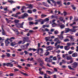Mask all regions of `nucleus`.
<instances>
[{"label":"nucleus","mask_w":78,"mask_h":78,"mask_svg":"<svg viewBox=\"0 0 78 78\" xmlns=\"http://www.w3.org/2000/svg\"><path fill=\"white\" fill-rule=\"evenodd\" d=\"M36 22L35 23V25H37L38 24V22H40L41 24L43 25L44 23V22H48L49 21V19L48 18H46L44 20L40 19L38 20H35Z\"/></svg>","instance_id":"f257e3e1"},{"label":"nucleus","mask_w":78,"mask_h":78,"mask_svg":"<svg viewBox=\"0 0 78 78\" xmlns=\"http://www.w3.org/2000/svg\"><path fill=\"white\" fill-rule=\"evenodd\" d=\"M77 30H78L74 29H70L69 28H66L65 29L66 33H68V32H69L70 31L72 32V33H75L76 32Z\"/></svg>","instance_id":"f03ea898"},{"label":"nucleus","mask_w":78,"mask_h":78,"mask_svg":"<svg viewBox=\"0 0 78 78\" xmlns=\"http://www.w3.org/2000/svg\"><path fill=\"white\" fill-rule=\"evenodd\" d=\"M24 23V22H23L21 24L20 23H17V24H15V25L16 26L17 28H23V25Z\"/></svg>","instance_id":"7ed1b4c3"},{"label":"nucleus","mask_w":78,"mask_h":78,"mask_svg":"<svg viewBox=\"0 0 78 78\" xmlns=\"http://www.w3.org/2000/svg\"><path fill=\"white\" fill-rule=\"evenodd\" d=\"M7 66V67H13V64L10 62H8L6 63H3V67H5V66Z\"/></svg>","instance_id":"20e7f679"},{"label":"nucleus","mask_w":78,"mask_h":78,"mask_svg":"<svg viewBox=\"0 0 78 78\" xmlns=\"http://www.w3.org/2000/svg\"><path fill=\"white\" fill-rule=\"evenodd\" d=\"M25 42H30V41L28 37H23V44H24Z\"/></svg>","instance_id":"39448f33"},{"label":"nucleus","mask_w":78,"mask_h":78,"mask_svg":"<svg viewBox=\"0 0 78 78\" xmlns=\"http://www.w3.org/2000/svg\"><path fill=\"white\" fill-rule=\"evenodd\" d=\"M37 61L39 62H41L40 64V66H42V65H44L45 64L43 60H41L40 58L38 59Z\"/></svg>","instance_id":"423d86ee"},{"label":"nucleus","mask_w":78,"mask_h":78,"mask_svg":"<svg viewBox=\"0 0 78 78\" xmlns=\"http://www.w3.org/2000/svg\"><path fill=\"white\" fill-rule=\"evenodd\" d=\"M67 46L65 47V49L66 50H69L70 49V46L71 45V44L70 43H68L67 44Z\"/></svg>","instance_id":"0eeeda50"},{"label":"nucleus","mask_w":78,"mask_h":78,"mask_svg":"<svg viewBox=\"0 0 78 78\" xmlns=\"http://www.w3.org/2000/svg\"><path fill=\"white\" fill-rule=\"evenodd\" d=\"M22 42V41H19L18 43H16L15 42H12L11 43V45L12 46H14V45H17V44H20Z\"/></svg>","instance_id":"6e6552de"},{"label":"nucleus","mask_w":78,"mask_h":78,"mask_svg":"<svg viewBox=\"0 0 78 78\" xmlns=\"http://www.w3.org/2000/svg\"><path fill=\"white\" fill-rule=\"evenodd\" d=\"M41 50V51L40 52L41 53H43V49L41 48H38L37 50V51L36 52L38 55H39V51Z\"/></svg>","instance_id":"1a4fd4ad"},{"label":"nucleus","mask_w":78,"mask_h":78,"mask_svg":"<svg viewBox=\"0 0 78 78\" xmlns=\"http://www.w3.org/2000/svg\"><path fill=\"white\" fill-rule=\"evenodd\" d=\"M28 16V15L27 13H25L24 14L22 15V18L23 19L25 18V17H27Z\"/></svg>","instance_id":"9d476101"},{"label":"nucleus","mask_w":78,"mask_h":78,"mask_svg":"<svg viewBox=\"0 0 78 78\" xmlns=\"http://www.w3.org/2000/svg\"><path fill=\"white\" fill-rule=\"evenodd\" d=\"M9 40V39L7 38L5 41V44L6 46H8V45H9V42L8 41Z\"/></svg>","instance_id":"9b49d317"},{"label":"nucleus","mask_w":78,"mask_h":78,"mask_svg":"<svg viewBox=\"0 0 78 78\" xmlns=\"http://www.w3.org/2000/svg\"><path fill=\"white\" fill-rule=\"evenodd\" d=\"M45 61H46L48 62H51L52 61V60L50 58H46L45 59Z\"/></svg>","instance_id":"f8f14e48"},{"label":"nucleus","mask_w":78,"mask_h":78,"mask_svg":"<svg viewBox=\"0 0 78 78\" xmlns=\"http://www.w3.org/2000/svg\"><path fill=\"white\" fill-rule=\"evenodd\" d=\"M13 31H14L15 33H17V34H16L17 35H19V34H20V33L19 32V31H18V30L17 29H13Z\"/></svg>","instance_id":"ddd939ff"},{"label":"nucleus","mask_w":78,"mask_h":78,"mask_svg":"<svg viewBox=\"0 0 78 78\" xmlns=\"http://www.w3.org/2000/svg\"><path fill=\"white\" fill-rule=\"evenodd\" d=\"M58 37L61 40H62L64 39V37H63V34H60V35H58Z\"/></svg>","instance_id":"4468645a"},{"label":"nucleus","mask_w":78,"mask_h":78,"mask_svg":"<svg viewBox=\"0 0 78 78\" xmlns=\"http://www.w3.org/2000/svg\"><path fill=\"white\" fill-rule=\"evenodd\" d=\"M48 50H46V52L44 54L45 56H48V55L50 54V52H48Z\"/></svg>","instance_id":"2eb2a0df"},{"label":"nucleus","mask_w":78,"mask_h":78,"mask_svg":"<svg viewBox=\"0 0 78 78\" xmlns=\"http://www.w3.org/2000/svg\"><path fill=\"white\" fill-rule=\"evenodd\" d=\"M78 65V63L76 62H75L73 63V68H75Z\"/></svg>","instance_id":"dca6fc26"},{"label":"nucleus","mask_w":78,"mask_h":78,"mask_svg":"<svg viewBox=\"0 0 78 78\" xmlns=\"http://www.w3.org/2000/svg\"><path fill=\"white\" fill-rule=\"evenodd\" d=\"M78 56V54L76 53H75L72 54V56L73 57H76Z\"/></svg>","instance_id":"f3484780"},{"label":"nucleus","mask_w":78,"mask_h":78,"mask_svg":"<svg viewBox=\"0 0 78 78\" xmlns=\"http://www.w3.org/2000/svg\"><path fill=\"white\" fill-rule=\"evenodd\" d=\"M19 72H20V73L21 74H23V75H24V76H29L27 74V73H23L22 72V71H19Z\"/></svg>","instance_id":"a211bd4d"},{"label":"nucleus","mask_w":78,"mask_h":78,"mask_svg":"<svg viewBox=\"0 0 78 78\" xmlns=\"http://www.w3.org/2000/svg\"><path fill=\"white\" fill-rule=\"evenodd\" d=\"M57 3L58 5H59L60 6H62V2L61 1H58L57 2Z\"/></svg>","instance_id":"6ab92c4d"},{"label":"nucleus","mask_w":78,"mask_h":78,"mask_svg":"<svg viewBox=\"0 0 78 78\" xmlns=\"http://www.w3.org/2000/svg\"><path fill=\"white\" fill-rule=\"evenodd\" d=\"M43 5L44 6H46V7H49V5H48L47 4L45 3L44 2H43Z\"/></svg>","instance_id":"aec40b11"},{"label":"nucleus","mask_w":78,"mask_h":78,"mask_svg":"<svg viewBox=\"0 0 78 78\" xmlns=\"http://www.w3.org/2000/svg\"><path fill=\"white\" fill-rule=\"evenodd\" d=\"M31 50H33L34 51H35L37 50L35 49H34V48H30L29 49V51H31Z\"/></svg>","instance_id":"412c9836"},{"label":"nucleus","mask_w":78,"mask_h":78,"mask_svg":"<svg viewBox=\"0 0 78 78\" xmlns=\"http://www.w3.org/2000/svg\"><path fill=\"white\" fill-rule=\"evenodd\" d=\"M69 38H70L71 41H73V42H74V38H73V37L72 36H70L69 37Z\"/></svg>","instance_id":"4be33fe9"},{"label":"nucleus","mask_w":78,"mask_h":78,"mask_svg":"<svg viewBox=\"0 0 78 78\" xmlns=\"http://www.w3.org/2000/svg\"><path fill=\"white\" fill-rule=\"evenodd\" d=\"M61 43V41H60L59 40H58L55 44V46H57L58 44H60Z\"/></svg>","instance_id":"5701e85b"},{"label":"nucleus","mask_w":78,"mask_h":78,"mask_svg":"<svg viewBox=\"0 0 78 78\" xmlns=\"http://www.w3.org/2000/svg\"><path fill=\"white\" fill-rule=\"evenodd\" d=\"M47 48H49L48 49H47V50H48V51H49V50H51L53 49V48H52V47H51L49 46L47 47Z\"/></svg>","instance_id":"b1692460"},{"label":"nucleus","mask_w":78,"mask_h":78,"mask_svg":"<svg viewBox=\"0 0 78 78\" xmlns=\"http://www.w3.org/2000/svg\"><path fill=\"white\" fill-rule=\"evenodd\" d=\"M51 1L52 2V3H54V6H56V2L54 0H51Z\"/></svg>","instance_id":"393cba45"},{"label":"nucleus","mask_w":78,"mask_h":78,"mask_svg":"<svg viewBox=\"0 0 78 78\" xmlns=\"http://www.w3.org/2000/svg\"><path fill=\"white\" fill-rule=\"evenodd\" d=\"M8 2L10 3H11V4H12V3H15V2L12 0H9L8 1Z\"/></svg>","instance_id":"a878e982"},{"label":"nucleus","mask_w":78,"mask_h":78,"mask_svg":"<svg viewBox=\"0 0 78 78\" xmlns=\"http://www.w3.org/2000/svg\"><path fill=\"white\" fill-rule=\"evenodd\" d=\"M27 6H28L29 8H33V5L31 4L30 5H28V4H27Z\"/></svg>","instance_id":"bb28decb"},{"label":"nucleus","mask_w":78,"mask_h":78,"mask_svg":"<svg viewBox=\"0 0 78 78\" xmlns=\"http://www.w3.org/2000/svg\"><path fill=\"white\" fill-rule=\"evenodd\" d=\"M12 62H14V64L18 65V62H16L15 61H12L10 63H12Z\"/></svg>","instance_id":"cd10ccee"},{"label":"nucleus","mask_w":78,"mask_h":78,"mask_svg":"<svg viewBox=\"0 0 78 78\" xmlns=\"http://www.w3.org/2000/svg\"><path fill=\"white\" fill-rule=\"evenodd\" d=\"M71 6L72 7L73 9L74 10H75V9H76V7L74 6V5H71Z\"/></svg>","instance_id":"c85d7f7f"},{"label":"nucleus","mask_w":78,"mask_h":78,"mask_svg":"<svg viewBox=\"0 0 78 78\" xmlns=\"http://www.w3.org/2000/svg\"><path fill=\"white\" fill-rule=\"evenodd\" d=\"M46 72H48L49 75H51V74H53V73L49 71H46Z\"/></svg>","instance_id":"c756f323"},{"label":"nucleus","mask_w":78,"mask_h":78,"mask_svg":"<svg viewBox=\"0 0 78 78\" xmlns=\"http://www.w3.org/2000/svg\"><path fill=\"white\" fill-rule=\"evenodd\" d=\"M35 23H36V22L34 23L33 22H29V25H33V24H35V25H36L35 24Z\"/></svg>","instance_id":"7c9ffc66"},{"label":"nucleus","mask_w":78,"mask_h":78,"mask_svg":"<svg viewBox=\"0 0 78 78\" xmlns=\"http://www.w3.org/2000/svg\"><path fill=\"white\" fill-rule=\"evenodd\" d=\"M19 20H15L14 21V23H15V24H16L17 23H19Z\"/></svg>","instance_id":"2f4dec72"},{"label":"nucleus","mask_w":78,"mask_h":78,"mask_svg":"<svg viewBox=\"0 0 78 78\" xmlns=\"http://www.w3.org/2000/svg\"><path fill=\"white\" fill-rule=\"evenodd\" d=\"M66 59L67 60H70V59H72V57L70 56H67Z\"/></svg>","instance_id":"473e14b6"},{"label":"nucleus","mask_w":78,"mask_h":78,"mask_svg":"<svg viewBox=\"0 0 78 78\" xmlns=\"http://www.w3.org/2000/svg\"><path fill=\"white\" fill-rule=\"evenodd\" d=\"M27 61H29V60H30V61H33V58H28L27 59Z\"/></svg>","instance_id":"72a5a7b5"},{"label":"nucleus","mask_w":78,"mask_h":78,"mask_svg":"<svg viewBox=\"0 0 78 78\" xmlns=\"http://www.w3.org/2000/svg\"><path fill=\"white\" fill-rule=\"evenodd\" d=\"M49 38H50V37H46L45 38V39L46 42H48V41H49Z\"/></svg>","instance_id":"f704fd0d"},{"label":"nucleus","mask_w":78,"mask_h":78,"mask_svg":"<svg viewBox=\"0 0 78 78\" xmlns=\"http://www.w3.org/2000/svg\"><path fill=\"white\" fill-rule=\"evenodd\" d=\"M5 19L8 23H10L11 22V20H9L7 18H6Z\"/></svg>","instance_id":"c9c22d12"},{"label":"nucleus","mask_w":78,"mask_h":78,"mask_svg":"<svg viewBox=\"0 0 78 78\" xmlns=\"http://www.w3.org/2000/svg\"><path fill=\"white\" fill-rule=\"evenodd\" d=\"M60 27L61 29H62L65 27V26H64V25H60Z\"/></svg>","instance_id":"e433bc0d"},{"label":"nucleus","mask_w":78,"mask_h":78,"mask_svg":"<svg viewBox=\"0 0 78 78\" xmlns=\"http://www.w3.org/2000/svg\"><path fill=\"white\" fill-rule=\"evenodd\" d=\"M59 33V32L58 30H56L54 31V34H58Z\"/></svg>","instance_id":"4c0bfd02"},{"label":"nucleus","mask_w":78,"mask_h":78,"mask_svg":"<svg viewBox=\"0 0 78 78\" xmlns=\"http://www.w3.org/2000/svg\"><path fill=\"white\" fill-rule=\"evenodd\" d=\"M15 38L14 37H12L10 38V39H9V40L10 42H12V41L11 39H14Z\"/></svg>","instance_id":"58836bf2"},{"label":"nucleus","mask_w":78,"mask_h":78,"mask_svg":"<svg viewBox=\"0 0 78 78\" xmlns=\"http://www.w3.org/2000/svg\"><path fill=\"white\" fill-rule=\"evenodd\" d=\"M6 56H7V57H10V54L9 53H6Z\"/></svg>","instance_id":"ea45409f"},{"label":"nucleus","mask_w":78,"mask_h":78,"mask_svg":"<svg viewBox=\"0 0 78 78\" xmlns=\"http://www.w3.org/2000/svg\"><path fill=\"white\" fill-rule=\"evenodd\" d=\"M47 74H45L44 78H50V76H49L48 78H47Z\"/></svg>","instance_id":"a19ab883"},{"label":"nucleus","mask_w":78,"mask_h":78,"mask_svg":"<svg viewBox=\"0 0 78 78\" xmlns=\"http://www.w3.org/2000/svg\"><path fill=\"white\" fill-rule=\"evenodd\" d=\"M47 16V15H44V14H42L41 15V18H43V17H45Z\"/></svg>","instance_id":"79ce46f5"},{"label":"nucleus","mask_w":78,"mask_h":78,"mask_svg":"<svg viewBox=\"0 0 78 78\" xmlns=\"http://www.w3.org/2000/svg\"><path fill=\"white\" fill-rule=\"evenodd\" d=\"M59 19L61 21H63V20H64V18L61 17H60Z\"/></svg>","instance_id":"37998d69"},{"label":"nucleus","mask_w":78,"mask_h":78,"mask_svg":"<svg viewBox=\"0 0 78 78\" xmlns=\"http://www.w3.org/2000/svg\"><path fill=\"white\" fill-rule=\"evenodd\" d=\"M12 16H13V17H18V16L16 15V14L12 15Z\"/></svg>","instance_id":"c03bdc74"},{"label":"nucleus","mask_w":78,"mask_h":78,"mask_svg":"<svg viewBox=\"0 0 78 78\" xmlns=\"http://www.w3.org/2000/svg\"><path fill=\"white\" fill-rule=\"evenodd\" d=\"M24 9H26V7L25 6H23L22 7V9H21V11H23Z\"/></svg>","instance_id":"a18cd8bd"},{"label":"nucleus","mask_w":78,"mask_h":78,"mask_svg":"<svg viewBox=\"0 0 78 78\" xmlns=\"http://www.w3.org/2000/svg\"><path fill=\"white\" fill-rule=\"evenodd\" d=\"M2 34L3 35H5L6 34V33H5V32L4 30H2Z\"/></svg>","instance_id":"49530a36"},{"label":"nucleus","mask_w":78,"mask_h":78,"mask_svg":"<svg viewBox=\"0 0 78 78\" xmlns=\"http://www.w3.org/2000/svg\"><path fill=\"white\" fill-rule=\"evenodd\" d=\"M27 12H28V13H29L30 14H31V13H32V11L29 10L27 11Z\"/></svg>","instance_id":"de8ad7c7"},{"label":"nucleus","mask_w":78,"mask_h":78,"mask_svg":"<svg viewBox=\"0 0 78 78\" xmlns=\"http://www.w3.org/2000/svg\"><path fill=\"white\" fill-rule=\"evenodd\" d=\"M73 62V60H71L70 62H67V64H71V63H72Z\"/></svg>","instance_id":"09e8293b"},{"label":"nucleus","mask_w":78,"mask_h":78,"mask_svg":"<svg viewBox=\"0 0 78 78\" xmlns=\"http://www.w3.org/2000/svg\"><path fill=\"white\" fill-rule=\"evenodd\" d=\"M28 20H30V21H31V20H33V18L31 17H29L28 18Z\"/></svg>","instance_id":"8fccbe9b"},{"label":"nucleus","mask_w":78,"mask_h":78,"mask_svg":"<svg viewBox=\"0 0 78 78\" xmlns=\"http://www.w3.org/2000/svg\"><path fill=\"white\" fill-rule=\"evenodd\" d=\"M64 42H68L69 41V40L68 39H65L64 40Z\"/></svg>","instance_id":"3c124183"},{"label":"nucleus","mask_w":78,"mask_h":78,"mask_svg":"<svg viewBox=\"0 0 78 78\" xmlns=\"http://www.w3.org/2000/svg\"><path fill=\"white\" fill-rule=\"evenodd\" d=\"M39 73L41 74V75H43L44 74V72L43 71H40L39 72Z\"/></svg>","instance_id":"603ef678"},{"label":"nucleus","mask_w":78,"mask_h":78,"mask_svg":"<svg viewBox=\"0 0 78 78\" xmlns=\"http://www.w3.org/2000/svg\"><path fill=\"white\" fill-rule=\"evenodd\" d=\"M24 53L25 54V55H28V54H29V53L27 51H24Z\"/></svg>","instance_id":"864d4df0"},{"label":"nucleus","mask_w":78,"mask_h":78,"mask_svg":"<svg viewBox=\"0 0 78 78\" xmlns=\"http://www.w3.org/2000/svg\"><path fill=\"white\" fill-rule=\"evenodd\" d=\"M9 76H14V74L11 73L9 75Z\"/></svg>","instance_id":"5fc2aeb1"},{"label":"nucleus","mask_w":78,"mask_h":78,"mask_svg":"<svg viewBox=\"0 0 78 78\" xmlns=\"http://www.w3.org/2000/svg\"><path fill=\"white\" fill-rule=\"evenodd\" d=\"M73 52V51H70L69 52V55H70L71 54H72V53Z\"/></svg>","instance_id":"6e6d98bb"},{"label":"nucleus","mask_w":78,"mask_h":78,"mask_svg":"<svg viewBox=\"0 0 78 78\" xmlns=\"http://www.w3.org/2000/svg\"><path fill=\"white\" fill-rule=\"evenodd\" d=\"M60 47V46L59 45H58L57 46H56V48L57 50H58V48H59Z\"/></svg>","instance_id":"4d7b16f0"},{"label":"nucleus","mask_w":78,"mask_h":78,"mask_svg":"<svg viewBox=\"0 0 78 78\" xmlns=\"http://www.w3.org/2000/svg\"><path fill=\"white\" fill-rule=\"evenodd\" d=\"M26 46V48H28V47L29 46V43H28L27 44H25Z\"/></svg>","instance_id":"13d9d810"},{"label":"nucleus","mask_w":78,"mask_h":78,"mask_svg":"<svg viewBox=\"0 0 78 78\" xmlns=\"http://www.w3.org/2000/svg\"><path fill=\"white\" fill-rule=\"evenodd\" d=\"M62 62L63 64H65V63L66 62V61L64 60H62Z\"/></svg>","instance_id":"bf43d9fd"},{"label":"nucleus","mask_w":78,"mask_h":78,"mask_svg":"<svg viewBox=\"0 0 78 78\" xmlns=\"http://www.w3.org/2000/svg\"><path fill=\"white\" fill-rule=\"evenodd\" d=\"M17 67H19V69H22V67L20 65H18Z\"/></svg>","instance_id":"052dcab7"},{"label":"nucleus","mask_w":78,"mask_h":78,"mask_svg":"<svg viewBox=\"0 0 78 78\" xmlns=\"http://www.w3.org/2000/svg\"><path fill=\"white\" fill-rule=\"evenodd\" d=\"M53 25H56V23H53V24H52V27H55V26H54Z\"/></svg>","instance_id":"680f3d73"},{"label":"nucleus","mask_w":78,"mask_h":78,"mask_svg":"<svg viewBox=\"0 0 78 78\" xmlns=\"http://www.w3.org/2000/svg\"><path fill=\"white\" fill-rule=\"evenodd\" d=\"M5 11H8V7H6L4 9Z\"/></svg>","instance_id":"e2e57ef3"},{"label":"nucleus","mask_w":78,"mask_h":78,"mask_svg":"<svg viewBox=\"0 0 78 78\" xmlns=\"http://www.w3.org/2000/svg\"><path fill=\"white\" fill-rule=\"evenodd\" d=\"M63 13H64V16H66V15L67 14V12H66L65 11Z\"/></svg>","instance_id":"0e129e2a"},{"label":"nucleus","mask_w":78,"mask_h":78,"mask_svg":"<svg viewBox=\"0 0 78 78\" xmlns=\"http://www.w3.org/2000/svg\"><path fill=\"white\" fill-rule=\"evenodd\" d=\"M7 11L9 13H12V11H10L9 10H7Z\"/></svg>","instance_id":"69168bd1"},{"label":"nucleus","mask_w":78,"mask_h":78,"mask_svg":"<svg viewBox=\"0 0 78 78\" xmlns=\"http://www.w3.org/2000/svg\"><path fill=\"white\" fill-rule=\"evenodd\" d=\"M53 60H54L55 61V60H56V57H54L53 58Z\"/></svg>","instance_id":"338daca9"},{"label":"nucleus","mask_w":78,"mask_h":78,"mask_svg":"<svg viewBox=\"0 0 78 78\" xmlns=\"http://www.w3.org/2000/svg\"><path fill=\"white\" fill-rule=\"evenodd\" d=\"M27 67H30L31 66V64H27Z\"/></svg>","instance_id":"774afa93"}]
</instances>
